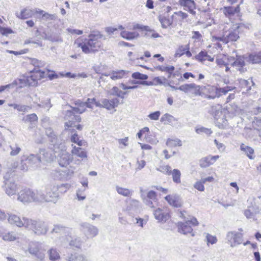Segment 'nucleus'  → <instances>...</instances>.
Instances as JSON below:
<instances>
[{
	"mask_svg": "<svg viewBox=\"0 0 261 261\" xmlns=\"http://www.w3.org/2000/svg\"><path fill=\"white\" fill-rule=\"evenodd\" d=\"M200 86L197 85L194 83L186 84L179 86L178 89L185 93H189L193 91L195 95H201Z\"/></svg>",
	"mask_w": 261,
	"mask_h": 261,
	"instance_id": "4468645a",
	"label": "nucleus"
},
{
	"mask_svg": "<svg viewBox=\"0 0 261 261\" xmlns=\"http://www.w3.org/2000/svg\"><path fill=\"white\" fill-rule=\"evenodd\" d=\"M153 214L155 219L160 222H165L170 218L169 213L160 208L155 210Z\"/></svg>",
	"mask_w": 261,
	"mask_h": 261,
	"instance_id": "aec40b11",
	"label": "nucleus"
},
{
	"mask_svg": "<svg viewBox=\"0 0 261 261\" xmlns=\"http://www.w3.org/2000/svg\"><path fill=\"white\" fill-rule=\"evenodd\" d=\"M32 190L25 188L20 190L17 194V200L23 203L32 202Z\"/></svg>",
	"mask_w": 261,
	"mask_h": 261,
	"instance_id": "ddd939ff",
	"label": "nucleus"
},
{
	"mask_svg": "<svg viewBox=\"0 0 261 261\" xmlns=\"http://www.w3.org/2000/svg\"><path fill=\"white\" fill-rule=\"evenodd\" d=\"M39 107L44 108L47 109L48 110L51 107L52 105L50 103V100L49 98L42 101L41 103L38 105Z\"/></svg>",
	"mask_w": 261,
	"mask_h": 261,
	"instance_id": "338daca9",
	"label": "nucleus"
},
{
	"mask_svg": "<svg viewBox=\"0 0 261 261\" xmlns=\"http://www.w3.org/2000/svg\"><path fill=\"white\" fill-rule=\"evenodd\" d=\"M244 135L246 138L254 140L256 139L257 136H259V132L255 128L252 129L246 127L244 129Z\"/></svg>",
	"mask_w": 261,
	"mask_h": 261,
	"instance_id": "c756f323",
	"label": "nucleus"
},
{
	"mask_svg": "<svg viewBox=\"0 0 261 261\" xmlns=\"http://www.w3.org/2000/svg\"><path fill=\"white\" fill-rule=\"evenodd\" d=\"M32 202H46V195L39 190L32 191Z\"/></svg>",
	"mask_w": 261,
	"mask_h": 261,
	"instance_id": "393cba45",
	"label": "nucleus"
},
{
	"mask_svg": "<svg viewBox=\"0 0 261 261\" xmlns=\"http://www.w3.org/2000/svg\"><path fill=\"white\" fill-rule=\"evenodd\" d=\"M189 48V44L185 46H180L176 50L174 57L175 58L180 57L185 54V51Z\"/></svg>",
	"mask_w": 261,
	"mask_h": 261,
	"instance_id": "4d7b16f0",
	"label": "nucleus"
},
{
	"mask_svg": "<svg viewBox=\"0 0 261 261\" xmlns=\"http://www.w3.org/2000/svg\"><path fill=\"white\" fill-rule=\"evenodd\" d=\"M160 121L162 122H164L165 124H173L177 121V119L168 113H166L162 116Z\"/></svg>",
	"mask_w": 261,
	"mask_h": 261,
	"instance_id": "c9c22d12",
	"label": "nucleus"
},
{
	"mask_svg": "<svg viewBox=\"0 0 261 261\" xmlns=\"http://www.w3.org/2000/svg\"><path fill=\"white\" fill-rule=\"evenodd\" d=\"M126 211L130 214L137 213L140 210V203L136 199H131L126 209Z\"/></svg>",
	"mask_w": 261,
	"mask_h": 261,
	"instance_id": "412c9836",
	"label": "nucleus"
},
{
	"mask_svg": "<svg viewBox=\"0 0 261 261\" xmlns=\"http://www.w3.org/2000/svg\"><path fill=\"white\" fill-rule=\"evenodd\" d=\"M171 167L169 165L161 166L156 168V170L161 172L166 175H171Z\"/></svg>",
	"mask_w": 261,
	"mask_h": 261,
	"instance_id": "13d9d810",
	"label": "nucleus"
},
{
	"mask_svg": "<svg viewBox=\"0 0 261 261\" xmlns=\"http://www.w3.org/2000/svg\"><path fill=\"white\" fill-rule=\"evenodd\" d=\"M239 38V31L237 30L226 31L222 36H213V41H221L225 44L230 41H236Z\"/></svg>",
	"mask_w": 261,
	"mask_h": 261,
	"instance_id": "423d86ee",
	"label": "nucleus"
},
{
	"mask_svg": "<svg viewBox=\"0 0 261 261\" xmlns=\"http://www.w3.org/2000/svg\"><path fill=\"white\" fill-rule=\"evenodd\" d=\"M68 261H88L87 257L82 253H71L66 257Z\"/></svg>",
	"mask_w": 261,
	"mask_h": 261,
	"instance_id": "c85d7f7f",
	"label": "nucleus"
},
{
	"mask_svg": "<svg viewBox=\"0 0 261 261\" xmlns=\"http://www.w3.org/2000/svg\"><path fill=\"white\" fill-rule=\"evenodd\" d=\"M66 239L69 242V245L71 247L80 248L82 245L81 240L79 237L72 238L71 236H68Z\"/></svg>",
	"mask_w": 261,
	"mask_h": 261,
	"instance_id": "e433bc0d",
	"label": "nucleus"
},
{
	"mask_svg": "<svg viewBox=\"0 0 261 261\" xmlns=\"http://www.w3.org/2000/svg\"><path fill=\"white\" fill-rule=\"evenodd\" d=\"M245 63L244 58L242 57H238L236 60L234 59V61L231 63V65L232 66L239 67V70L242 72H244L243 67L245 66Z\"/></svg>",
	"mask_w": 261,
	"mask_h": 261,
	"instance_id": "ea45409f",
	"label": "nucleus"
},
{
	"mask_svg": "<svg viewBox=\"0 0 261 261\" xmlns=\"http://www.w3.org/2000/svg\"><path fill=\"white\" fill-rule=\"evenodd\" d=\"M148 28L145 31V33L143 35L146 38H156L161 37L155 30L151 29L149 26Z\"/></svg>",
	"mask_w": 261,
	"mask_h": 261,
	"instance_id": "37998d69",
	"label": "nucleus"
},
{
	"mask_svg": "<svg viewBox=\"0 0 261 261\" xmlns=\"http://www.w3.org/2000/svg\"><path fill=\"white\" fill-rule=\"evenodd\" d=\"M228 60L226 56H220L217 58L216 63L218 66L222 67L229 65V63H228Z\"/></svg>",
	"mask_w": 261,
	"mask_h": 261,
	"instance_id": "8fccbe9b",
	"label": "nucleus"
},
{
	"mask_svg": "<svg viewBox=\"0 0 261 261\" xmlns=\"http://www.w3.org/2000/svg\"><path fill=\"white\" fill-rule=\"evenodd\" d=\"M228 112L234 115H239L241 112V109L236 104H229L226 107Z\"/></svg>",
	"mask_w": 261,
	"mask_h": 261,
	"instance_id": "de8ad7c7",
	"label": "nucleus"
},
{
	"mask_svg": "<svg viewBox=\"0 0 261 261\" xmlns=\"http://www.w3.org/2000/svg\"><path fill=\"white\" fill-rule=\"evenodd\" d=\"M211 112L214 118L216 126L220 129L226 128L228 125V122L222 106L219 105L212 106Z\"/></svg>",
	"mask_w": 261,
	"mask_h": 261,
	"instance_id": "f03ea898",
	"label": "nucleus"
},
{
	"mask_svg": "<svg viewBox=\"0 0 261 261\" xmlns=\"http://www.w3.org/2000/svg\"><path fill=\"white\" fill-rule=\"evenodd\" d=\"M236 88L232 86H226L223 88H218V94L220 96V93H222L224 94H226L228 91H232Z\"/></svg>",
	"mask_w": 261,
	"mask_h": 261,
	"instance_id": "774afa93",
	"label": "nucleus"
},
{
	"mask_svg": "<svg viewBox=\"0 0 261 261\" xmlns=\"http://www.w3.org/2000/svg\"><path fill=\"white\" fill-rule=\"evenodd\" d=\"M132 77L134 79L146 80L148 76L146 74L141 73L139 72H136L132 74Z\"/></svg>",
	"mask_w": 261,
	"mask_h": 261,
	"instance_id": "0e129e2a",
	"label": "nucleus"
},
{
	"mask_svg": "<svg viewBox=\"0 0 261 261\" xmlns=\"http://www.w3.org/2000/svg\"><path fill=\"white\" fill-rule=\"evenodd\" d=\"M179 4L184 7V10L188 11L193 15H196L194 10L196 9V4L194 0H179Z\"/></svg>",
	"mask_w": 261,
	"mask_h": 261,
	"instance_id": "f3484780",
	"label": "nucleus"
},
{
	"mask_svg": "<svg viewBox=\"0 0 261 261\" xmlns=\"http://www.w3.org/2000/svg\"><path fill=\"white\" fill-rule=\"evenodd\" d=\"M205 91V97L210 99H213L217 97H219L218 94V88L207 85L204 87Z\"/></svg>",
	"mask_w": 261,
	"mask_h": 261,
	"instance_id": "4be33fe9",
	"label": "nucleus"
},
{
	"mask_svg": "<svg viewBox=\"0 0 261 261\" xmlns=\"http://www.w3.org/2000/svg\"><path fill=\"white\" fill-rule=\"evenodd\" d=\"M71 229L68 227H65L61 225H55L54 227L51 230V232L60 233V234H66L69 233Z\"/></svg>",
	"mask_w": 261,
	"mask_h": 261,
	"instance_id": "4c0bfd02",
	"label": "nucleus"
},
{
	"mask_svg": "<svg viewBox=\"0 0 261 261\" xmlns=\"http://www.w3.org/2000/svg\"><path fill=\"white\" fill-rule=\"evenodd\" d=\"M240 11V5L233 7L232 6L225 7L223 8V13L227 17H231L234 15L235 13H239Z\"/></svg>",
	"mask_w": 261,
	"mask_h": 261,
	"instance_id": "7c9ffc66",
	"label": "nucleus"
},
{
	"mask_svg": "<svg viewBox=\"0 0 261 261\" xmlns=\"http://www.w3.org/2000/svg\"><path fill=\"white\" fill-rule=\"evenodd\" d=\"M47 253L50 260L55 261L60 258L59 251L56 248H52L50 249Z\"/></svg>",
	"mask_w": 261,
	"mask_h": 261,
	"instance_id": "a19ab883",
	"label": "nucleus"
},
{
	"mask_svg": "<svg viewBox=\"0 0 261 261\" xmlns=\"http://www.w3.org/2000/svg\"><path fill=\"white\" fill-rule=\"evenodd\" d=\"M3 239L5 241H13L16 240L17 237L13 232H11L3 236Z\"/></svg>",
	"mask_w": 261,
	"mask_h": 261,
	"instance_id": "052dcab7",
	"label": "nucleus"
},
{
	"mask_svg": "<svg viewBox=\"0 0 261 261\" xmlns=\"http://www.w3.org/2000/svg\"><path fill=\"white\" fill-rule=\"evenodd\" d=\"M239 82L241 88L246 89V92H248L251 89V84L252 86L254 85V83L252 81V79L250 82L244 79H240Z\"/></svg>",
	"mask_w": 261,
	"mask_h": 261,
	"instance_id": "49530a36",
	"label": "nucleus"
},
{
	"mask_svg": "<svg viewBox=\"0 0 261 261\" xmlns=\"http://www.w3.org/2000/svg\"><path fill=\"white\" fill-rule=\"evenodd\" d=\"M45 134L48 137V141L51 148L54 149L56 148H64V143L61 142L58 138L57 135L51 127H48L45 129Z\"/></svg>",
	"mask_w": 261,
	"mask_h": 261,
	"instance_id": "6e6552de",
	"label": "nucleus"
},
{
	"mask_svg": "<svg viewBox=\"0 0 261 261\" xmlns=\"http://www.w3.org/2000/svg\"><path fill=\"white\" fill-rule=\"evenodd\" d=\"M54 151L58 154V162L61 167H67L73 160V157L66 150L65 145L64 143V148H54Z\"/></svg>",
	"mask_w": 261,
	"mask_h": 261,
	"instance_id": "39448f33",
	"label": "nucleus"
},
{
	"mask_svg": "<svg viewBox=\"0 0 261 261\" xmlns=\"http://www.w3.org/2000/svg\"><path fill=\"white\" fill-rule=\"evenodd\" d=\"M34 14V10L25 8L22 10L19 13L16 12L15 14L18 18L25 19L31 17Z\"/></svg>",
	"mask_w": 261,
	"mask_h": 261,
	"instance_id": "cd10ccee",
	"label": "nucleus"
},
{
	"mask_svg": "<svg viewBox=\"0 0 261 261\" xmlns=\"http://www.w3.org/2000/svg\"><path fill=\"white\" fill-rule=\"evenodd\" d=\"M140 192L141 193V197L143 200V202L147 206L151 208H154L155 205H157V198L156 192L154 191H149L147 195L145 196L143 194V191L142 188L140 189Z\"/></svg>",
	"mask_w": 261,
	"mask_h": 261,
	"instance_id": "1a4fd4ad",
	"label": "nucleus"
},
{
	"mask_svg": "<svg viewBox=\"0 0 261 261\" xmlns=\"http://www.w3.org/2000/svg\"><path fill=\"white\" fill-rule=\"evenodd\" d=\"M165 198L170 205L174 207H179L181 205L180 199L177 195H168Z\"/></svg>",
	"mask_w": 261,
	"mask_h": 261,
	"instance_id": "bb28decb",
	"label": "nucleus"
},
{
	"mask_svg": "<svg viewBox=\"0 0 261 261\" xmlns=\"http://www.w3.org/2000/svg\"><path fill=\"white\" fill-rule=\"evenodd\" d=\"M27 229L32 230L37 235L45 234L48 230V226L46 223L41 220H36L29 219L27 223Z\"/></svg>",
	"mask_w": 261,
	"mask_h": 261,
	"instance_id": "7ed1b4c3",
	"label": "nucleus"
},
{
	"mask_svg": "<svg viewBox=\"0 0 261 261\" xmlns=\"http://www.w3.org/2000/svg\"><path fill=\"white\" fill-rule=\"evenodd\" d=\"M38 154L41 162H49L53 160L54 156L50 151L45 149H40Z\"/></svg>",
	"mask_w": 261,
	"mask_h": 261,
	"instance_id": "b1692460",
	"label": "nucleus"
},
{
	"mask_svg": "<svg viewBox=\"0 0 261 261\" xmlns=\"http://www.w3.org/2000/svg\"><path fill=\"white\" fill-rule=\"evenodd\" d=\"M116 191L117 193L125 197H128L132 195L133 191L127 188H124L116 186Z\"/></svg>",
	"mask_w": 261,
	"mask_h": 261,
	"instance_id": "603ef678",
	"label": "nucleus"
},
{
	"mask_svg": "<svg viewBox=\"0 0 261 261\" xmlns=\"http://www.w3.org/2000/svg\"><path fill=\"white\" fill-rule=\"evenodd\" d=\"M156 70L165 71L168 73H170L171 71L172 70H174L175 68L173 66H158L155 67Z\"/></svg>",
	"mask_w": 261,
	"mask_h": 261,
	"instance_id": "bf43d9fd",
	"label": "nucleus"
},
{
	"mask_svg": "<svg viewBox=\"0 0 261 261\" xmlns=\"http://www.w3.org/2000/svg\"><path fill=\"white\" fill-rule=\"evenodd\" d=\"M178 229L179 232L184 234L190 233L192 236L195 235L191 226L189 224V221H186L185 222H178Z\"/></svg>",
	"mask_w": 261,
	"mask_h": 261,
	"instance_id": "6ab92c4d",
	"label": "nucleus"
},
{
	"mask_svg": "<svg viewBox=\"0 0 261 261\" xmlns=\"http://www.w3.org/2000/svg\"><path fill=\"white\" fill-rule=\"evenodd\" d=\"M74 104L76 107H72L73 111L77 114H82L86 111V103L80 99L75 100Z\"/></svg>",
	"mask_w": 261,
	"mask_h": 261,
	"instance_id": "2f4dec72",
	"label": "nucleus"
},
{
	"mask_svg": "<svg viewBox=\"0 0 261 261\" xmlns=\"http://www.w3.org/2000/svg\"><path fill=\"white\" fill-rule=\"evenodd\" d=\"M226 240L231 247L242 244L243 242V234L236 231H229L227 233Z\"/></svg>",
	"mask_w": 261,
	"mask_h": 261,
	"instance_id": "9b49d317",
	"label": "nucleus"
},
{
	"mask_svg": "<svg viewBox=\"0 0 261 261\" xmlns=\"http://www.w3.org/2000/svg\"><path fill=\"white\" fill-rule=\"evenodd\" d=\"M25 162L30 166L38 167L41 162L38 154H30L25 160Z\"/></svg>",
	"mask_w": 261,
	"mask_h": 261,
	"instance_id": "473e14b6",
	"label": "nucleus"
},
{
	"mask_svg": "<svg viewBox=\"0 0 261 261\" xmlns=\"http://www.w3.org/2000/svg\"><path fill=\"white\" fill-rule=\"evenodd\" d=\"M240 149L243 151L250 159H254L252 155L254 153V149L253 148L242 143L240 146Z\"/></svg>",
	"mask_w": 261,
	"mask_h": 261,
	"instance_id": "79ce46f5",
	"label": "nucleus"
},
{
	"mask_svg": "<svg viewBox=\"0 0 261 261\" xmlns=\"http://www.w3.org/2000/svg\"><path fill=\"white\" fill-rule=\"evenodd\" d=\"M41 248V244L39 242H31L29 245V252L31 254H34L38 251Z\"/></svg>",
	"mask_w": 261,
	"mask_h": 261,
	"instance_id": "09e8293b",
	"label": "nucleus"
},
{
	"mask_svg": "<svg viewBox=\"0 0 261 261\" xmlns=\"http://www.w3.org/2000/svg\"><path fill=\"white\" fill-rule=\"evenodd\" d=\"M73 109L72 110H67L65 112L64 119L67 121L65 123V129H68L69 127H74L75 123L80 122L81 118L79 115H75Z\"/></svg>",
	"mask_w": 261,
	"mask_h": 261,
	"instance_id": "0eeeda50",
	"label": "nucleus"
},
{
	"mask_svg": "<svg viewBox=\"0 0 261 261\" xmlns=\"http://www.w3.org/2000/svg\"><path fill=\"white\" fill-rule=\"evenodd\" d=\"M43 37L45 40H49L52 42H62L63 41L60 35L54 32L45 33Z\"/></svg>",
	"mask_w": 261,
	"mask_h": 261,
	"instance_id": "a878e982",
	"label": "nucleus"
},
{
	"mask_svg": "<svg viewBox=\"0 0 261 261\" xmlns=\"http://www.w3.org/2000/svg\"><path fill=\"white\" fill-rule=\"evenodd\" d=\"M69 130L73 135L71 136L70 140L73 143L77 144L79 146H82L83 144V141L80 139L78 135L74 129H70Z\"/></svg>",
	"mask_w": 261,
	"mask_h": 261,
	"instance_id": "a18cd8bd",
	"label": "nucleus"
},
{
	"mask_svg": "<svg viewBox=\"0 0 261 261\" xmlns=\"http://www.w3.org/2000/svg\"><path fill=\"white\" fill-rule=\"evenodd\" d=\"M120 35L122 38L128 40L137 38L139 36V34L137 32H128L126 31H122Z\"/></svg>",
	"mask_w": 261,
	"mask_h": 261,
	"instance_id": "58836bf2",
	"label": "nucleus"
},
{
	"mask_svg": "<svg viewBox=\"0 0 261 261\" xmlns=\"http://www.w3.org/2000/svg\"><path fill=\"white\" fill-rule=\"evenodd\" d=\"M65 187V185H61L60 187L54 184H49L45 186V193L47 198L46 202L56 203L59 196V189Z\"/></svg>",
	"mask_w": 261,
	"mask_h": 261,
	"instance_id": "20e7f679",
	"label": "nucleus"
},
{
	"mask_svg": "<svg viewBox=\"0 0 261 261\" xmlns=\"http://www.w3.org/2000/svg\"><path fill=\"white\" fill-rule=\"evenodd\" d=\"M29 220V218L27 217H23L21 220L19 216L14 214L10 215L8 218V222L11 224H14L19 227L23 226L25 228H27L25 224Z\"/></svg>",
	"mask_w": 261,
	"mask_h": 261,
	"instance_id": "2eb2a0df",
	"label": "nucleus"
},
{
	"mask_svg": "<svg viewBox=\"0 0 261 261\" xmlns=\"http://www.w3.org/2000/svg\"><path fill=\"white\" fill-rule=\"evenodd\" d=\"M5 193L9 196H12L16 194L18 190L17 185L15 182L7 180L3 186Z\"/></svg>",
	"mask_w": 261,
	"mask_h": 261,
	"instance_id": "dca6fc26",
	"label": "nucleus"
},
{
	"mask_svg": "<svg viewBox=\"0 0 261 261\" xmlns=\"http://www.w3.org/2000/svg\"><path fill=\"white\" fill-rule=\"evenodd\" d=\"M127 72L123 70L112 71L110 74V78L114 81L123 78Z\"/></svg>",
	"mask_w": 261,
	"mask_h": 261,
	"instance_id": "f704fd0d",
	"label": "nucleus"
},
{
	"mask_svg": "<svg viewBox=\"0 0 261 261\" xmlns=\"http://www.w3.org/2000/svg\"><path fill=\"white\" fill-rule=\"evenodd\" d=\"M110 95L117 96V97L124 98V95L127 93V92H123L117 87L114 86L109 92Z\"/></svg>",
	"mask_w": 261,
	"mask_h": 261,
	"instance_id": "c03bdc74",
	"label": "nucleus"
},
{
	"mask_svg": "<svg viewBox=\"0 0 261 261\" xmlns=\"http://www.w3.org/2000/svg\"><path fill=\"white\" fill-rule=\"evenodd\" d=\"M171 175H172L174 182L176 184H180L181 182V172L178 169H174L173 170L171 169Z\"/></svg>",
	"mask_w": 261,
	"mask_h": 261,
	"instance_id": "3c124183",
	"label": "nucleus"
},
{
	"mask_svg": "<svg viewBox=\"0 0 261 261\" xmlns=\"http://www.w3.org/2000/svg\"><path fill=\"white\" fill-rule=\"evenodd\" d=\"M159 20L161 23L162 27L163 29H167L168 27L170 26L172 23V20L166 17H162L160 16L159 17Z\"/></svg>",
	"mask_w": 261,
	"mask_h": 261,
	"instance_id": "864d4df0",
	"label": "nucleus"
},
{
	"mask_svg": "<svg viewBox=\"0 0 261 261\" xmlns=\"http://www.w3.org/2000/svg\"><path fill=\"white\" fill-rule=\"evenodd\" d=\"M196 132L197 134L204 133L207 135H210L212 133V131L210 128H206L204 127H200L196 129Z\"/></svg>",
	"mask_w": 261,
	"mask_h": 261,
	"instance_id": "69168bd1",
	"label": "nucleus"
},
{
	"mask_svg": "<svg viewBox=\"0 0 261 261\" xmlns=\"http://www.w3.org/2000/svg\"><path fill=\"white\" fill-rule=\"evenodd\" d=\"M10 107H13L14 109H16L19 112H27L31 109V107L28 106L20 105L16 103L9 104Z\"/></svg>",
	"mask_w": 261,
	"mask_h": 261,
	"instance_id": "5fc2aeb1",
	"label": "nucleus"
},
{
	"mask_svg": "<svg viewBox=\"0 0 261 261\" xmlns=\"http://www.w3.org/2000/svg\"><path fill=\"white\" fill-rule=\"evenodd\" d=\"M102 36L99 32H93L89 35L88 38H85L82 42L79 44L78 46L85 54L95 53L102 46L100 39Z\"/></svg>",
	"mask_w": 261,
	"mask_h": 261,
	"instance_id": "f257e3e1",
	"label": "nucleus"
},
{
	"mask_svg": "<svg viewBox=\"0 0 261 261\" xmlns=\"http://www.w3.org/2000/svg\"><path fill=\"white\" fill-rule=\"evenodd\" d=\"M219 158L218 155L214 156L209 155L203 157L199 160V166L201 168H206L213 165Z\"/></svg>",
	"mask_w": 261,
	"mask_h": 261,
	"instance_id": "a211bd4d",
	"label": "nucleus"
},
{
	"mask_svg": "<svg viewBox=\"0 0 261 261\" xmlns=\"http://www.w3.org/2000/svg\"><path fill=\"white\" fill-rule=\"evenodd\" d=\"M208 56V54L205 51H201L198 55L195 56V59L198 61L202 62L203 61L206 60V57Z\"/></svg>",
	"mask_w": 261,
	"mask_h": 261,
	"instance_id": "680f3d73",
	"label": "nucleus"
},
{
	"mask_svg": "<svg viewBox=\"0 0 261 261\" xmlns=\"http://www.w3.org/2000/svg\"><path fill=\"white\" fill-rule=\"evenodd\" d=\"M34 74L27 77L24 81L26 85L29 86H35L37 85V80L44 77L45 72L40 70H33Z\"/></svg>",
	"mask_w": 261,
	"mask_h": 261,
	"instance_id": "f8f14e48",
	"label": "nucleus"
},
{
	"mask_svg": "<svg viewBox=\"0 0 261 261\" xmlns=\"http://www.w3.org/2000/svg\"><path fill=\"white\" fill-rule=\"evenodd\" d=\"M81 230L87 238H93L98 233V229L95 226L88 223H83L80 224Z\"/></svg>",
	"mask_w": 261,
	"mask_h": 261,
	"instance_id": "9d476101",
	"label": "nucleus"
},
{
	"mask_svg": "<svg viewBox=\"0 0 261 261\" xmlns=\"http://www.w3.org/2000/svg\"><path fill=\"white\" fill-rule=\"evenodd\" d=\"M166 145L169 147L181 146L182 143L181 140L178 139H168L166 142Z\"/></svg>",
	"mask_w": 261,
	"mask_h": 261,
	"instance_id": "6e6d98bb",
	"label": "nucleus"
},
{
	"mask_svg": "<svg viewBox=\"0 0 261 261\" xmlns=\"http://www.w3.org/2000/svg\"><path fill=\"white\" fill-rule=\"evenodd\" d=\"M36 12H38V11H36ZM38 13L42 14L43 18L46 20H54L56 18L55 15L48 14L47 13H43L44 11L43 10H40Z\"/></svg>",
	"mask_w": 261,
	"mask_h": 261,
	"instance_id": "e2e57ef3",
	"label": "nucleus"
},
{
	"mask_svg": "<svg viewBox=\"0 0 261 261\" xmlns=\"http://www.w3.org/2000/svg\"><path fill=\"white\" fill-rule=\"evenodd\" d=\"M252 113L256 115L260 114L261 107H258L254 109ZM252 125L254 128L257 130H261V116L254 117V119L252 122Z\"/></svg>",
	"mask_w": 261,
	"mask_h": 261,
	"instance_id": "5701e85b",
	"label": "nucleus"
},
{
	"mask_svg": "<svg viewBox=\"0 0 261 261\" xmlns=\"http://www.w3.org/2000/svg\"><path fill=\"white\" fill-rule=\"evenodd\" d=\"M248 61L252 64H261V51L249 54Z\"/></svg>",
	"mask_w": 261,
	"mask_h": 261,
	"instance_id": "72a5a7b5",
	"label": "nucleus"
}]
</instances>
